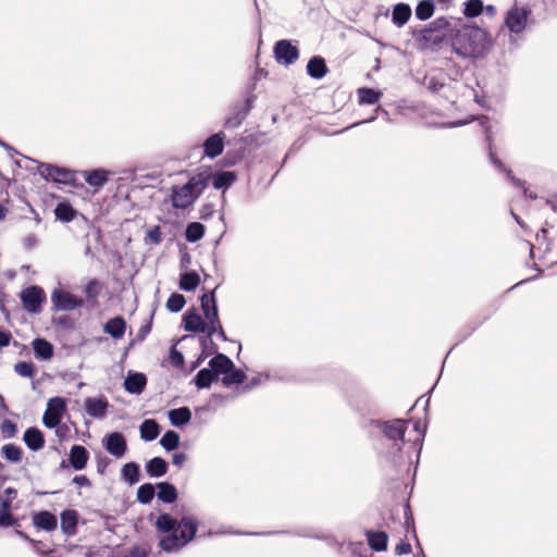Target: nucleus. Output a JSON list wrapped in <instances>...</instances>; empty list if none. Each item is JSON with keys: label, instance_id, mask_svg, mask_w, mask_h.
Returning a JSON list of instances; mask_svg holds the SVG:
<instances>
[{"label": "nucleus", "instance_id": "49", "mask_svg": "<svg viewBox=\"0 0 557 557\" xmlns=\"http://www.w3.org/2000/svg\"><path fill=\"white\" fill-rule=\"evenodd\" d=\"M205 319L208 321L207 334L209 337H211L212 335H214L218 327H220V323H221L220 319H219L218 307L211 308L210 312L208 313V317H205Z\"/></svg>", "mask_w": 557, "mask_h": 557}, {"label": "nucleus", "instance_id": "4", "mask_svg": "<svg viewBox=\"0 0 557 557\" xmlns=\"http://www.w3.org/2000/svg\"><path fill=\"white\" fill-rule=\"evenodd\" d=\"M530 14L531 10L528 7L513 5L506 12L504 24L500 27L497 36L500 37L503 32L507 29L509 44L511 46H517L521 34L527 28Z\"/></svg>", "mask_w": 557, "mask_h": 557}, {"label": "nucleus", "instance_id": "51", "mask_svg": "<svg viewBox=\"0 0 557 557\" xmlns=\"http://www.w3.org/2000/svg\"><path fill=\"white\" fill-rule=\"evenodd\" d=\"M14 371L23 377H33L35 374V366L32 362L18 361L14 366Z\"/></svg>", "mask_w": 557, "mask_h": 557}, {"label": "nucleus", "instance_id": "40", "mask_svg": "<svg viewBox=\"0 0 557 557\" xmlns=\"http://www.w3.org/2000/svg\"><path fill=\"white\" fill-rule=\"evenodd\" d=\"M205 226L199 222H191L186 227L185 238L189 243H196L202 238Z\"/></svg>", "mask_w": 557, "mask_h": 557}, {"label": "nucleus", "instance_id": "31", "mask_svg": "<svg viewBox=\"0 0 557 557\" xmlns=\"http://www.w3.org/2000/svg\"><path fill=\"white\" fill-rule=\"evenodd\" d=\"M35 357L39 360H49L53 356V346L45 338H36L33 342Z\"/></svg>", "mask_w": 557, "mask_h": 557}, {"label": "nucleus", "instance_id": "36", "mask_svg": "<svg viewBox=\"0 0 557 557\" xmlns=\"http://www.w3.org/2000/svg\"><path fill=\"white\" fill-rule=\"evenodd\" d=\"M435 11L434 0H420L416 7L414 14L420 21L429 20Z\"/></svg>", "mask_w": 557, "mask_h": 557}, {"label": "nucleus", "instance_id": "42", "mask_svg": "<svg viewBox=\"0 0 557 557\" xmlns=\"http://www.w3.org/2000/svg\"><path fill=\"white\" fill-rule=\"evenodd\" d=\"M160 445L166 451L174 450L180 445V435L175 431H166L160 440Z\"/></svg>", "mask_w": 557, "mask_h": 557}, {"label": "nucleus", "instance_id": "17", "mask_svg": "<svg viewBox=\"0 0 557 557\" xmlns=\"http://www.w3.org/2000/svg\"><path fill=\"white\" fill-rule=\"evenodd\" d=\"M147 384V377L144 373L129 371L124 380V388L129 394L139 395Z\"/></svg>", "mask_w": 557, "mask_h": 557}, {"label": "nucleus", "instance_id": "3", "mask_svg": "<svg viewBox=\"0 0 557 557\" xmlns=\"http://www.w3.org/2000/svg\"><path fill=\"white\" fill-rule=\"evenodd\" d=\"M210 182V173L201 172L189 178V181L181 186L173 187L171 193V201L176 209H186L201 195Z\"/></svg>", "mask_w": 557, "mask_h": 557}, {"label": "nucleus", "instance_id": "29", "mask_svg": "<svg viewBox=\"0 0 557 557\" xmlns=\"http://www.w3.org/2000/svg\"><path fill=\"white\" fill-rule=\"evenodd\" d=\"M411 16V8L406 3H397L393 8L392 22L397 26H404Z\"/></svg>", "mask_w": 557, "mask_h": 557}, {"label": "nucleus", "instance_id": "41", "mask_svg": "<svg viewBox=\"0 0 557 557\" xmlns=\"http://www.w3.org/2000/svg\"><path fill=\"white\" fill-rule=\"evenodd\" d=\"M463 5L465 7L462 10V13L468 18H473V17L479 16L484 10L482 0H468L465 2Z\"/></svg>", "mask_w": 557, "mask_h": 557}, {"label": "nucleus", "instance_id": "19", "mask_svg": "<svg viewBox=\"0 0 557 557\" xmlns=\"http://www.w3.org/2000/svg\"><path fill=\"white\" fill-rule=\"evenodd\" d=\"M233 368V361L224 354H218L209 361V369L216 373L218 379L221 374H227Z\"/></svg>", "mask_w": 557, "mask_h": 557}, {"label": "nucleus", "instance_id": "45", "mask_svg": "<svg viewBox=\"0 0 557 557\" xmlns=\"http://www.w3.org/2000/svg\"><path fill=\"white\" fill-rule=\"evenodd\" d=\"M490 159L492 161V163L498 168L500 171L505 172L508 176V178L510 180V182L517 186V187H523L524 186V182H522L521 180L515 177L512 175V172L510 170H508L504 163L496 157V154L490 149Z\"/></svg>", "mask_w": 557, "mask_h": 557}, {"label": "nucleus", "instance_id": "27", "mask_svg": "<svg viewBox=\"0 0 557 557\" xmlns=\"http://www.w3.org/2000/svg\"><path fill=\"white\" fill-rule=\"evenodd\" d=\"M145 469L150 478H161L168 472V463L161 457H153L146 462Z\"/></svg>", "mask_w": 557, "mask_h": 557}, {"label": "nucleus", "instance_id": "14", "mask_svg": "<svg viewBox=\"0 0 557 557\" xmlns=\"http://www.w3.org/2000/svg\"><path fill=\"white\" fill-rule=\"evenodd\" d=\"M109 403L104 396L87 397L84 401L86 413L94 419H103L107 416Z\"/></svg>", "mask_w": 557, "mask_h": 557}, {"label": "nucleus", "instance_id": "60", "mask_svg": "<svg viewBox=\"0 0 557 557\" xmlns=\"http://www.w3.org/2000/svg\"><path fill=\"white\" fill-rule=\"evenodd\" d=\"M148 237L153 244H160L162 240L161 232L159 226H156L154 228L150 230L148 232Z\"/></svg>", "mask_w": 557, "mask_h": 557}, {"label": "nucleus", "instance_id": "26", "mask_svg": "<svg viewBox=\"0 0 557 557\" xmlns=\"http://www.w3.org/2000/svg\"><path fill=\"white\" fill-rule=\"evenodd\" d=\"M156 487L158 488V499L165 503L172 504L177 499L178 493L176 487L169 482H159Z\"/></svg>", "mask_w": 557, "mask_h": 557}, {"label": "nucleus", "instance_id": "21", "mask_svg": "<svg viewBox=\"0 0 557 557\" xmlns=\"http://www.w3.org/2000/svg\"><path fill=\"white\" fill-rule=\"evenodd\" d=\"M23 441L33 451H38L45 446L44 434L37 428H28L24 433Z\"/></svg>", "mask_w": 557, "mask_h": 557}, {"label": "nucleus", "instance_id": "53", "mask_svg": "<svg viewBox=\"0 0 557 557\" xmlns=\"http://www.w3.org/2000/svg\"><path fill=\"white\" fill-rule=\"evenodd\" d=\"M449 20L445 16L437 17L433 20L428 27L434 30L437 34H444V32L449 27Z\"/></svg>", "mask_w": 557, "mask_h": 557}, {"label": "nucleus", "instance_id": "55", "mask_svg": "<svg viewBox=\"0 0 557 557\" xmlns=\"http://www.w3.org/2000/svg\"><path fill=\"white\" fill-rule=\"evenodd\" d=\"M100 289V284L96 278L90 280L85 285V293L88 298H95L98 296Z\"/></svg>", "mask_w": 557, "mask_h": 557}, {"label": "nucleus", "instance_id": "50", "mask_svg": "<svg viewBox=\"0 0 557 557\" xmlns=\"http://www.w3.org/2000/svg\"><path fill=\"white\" fill-rule=\"evenodd\" d=\"M200 301H201V310H202L205 317H208V313L210 312L211 308L218 307L214 290L205 293L201 296Z\"/></svg>", "mask_w": 557, "mask_h": 557}, {"label": "nucleus", "instance_id": "5", "mask_svg": "<svg viewBox=\"0 0 557 557\" xmlns=\"http://www.w3.org/2000/svg\"><path fill=\"white\" fill-rule=\"evenodd\" d=\"M406 424L407 422L403 419L385 422L371 420L369 426L381 431L387 440L393 442V449H395L396 453H399L401 448L398 441L404 442V435L407 429Z\"/></svg>", "mask_w": 557, "mask_h": 557}, {"label": "nucleus", "instance_id": "59", "mask_svg": "<svg viewBox=\"0 0 557 557\" xmlns=\"http://www.w3.org/2000/svg\"><path fill=\"white\" fill-rule=\"evenodd\" d=\"M411 552V545L409 543H406V542H400L399 544L396 545L395 547V553L396 555L398 556H401V555H407Z\"/></svg>", "mask_w": 557, "mask_h": 557}, {"label": "nucleus", "instance_id": "54", "mask_svg": "<svg viewBox=\"0 0 557 557\" xmlns=\"http://www.w3.org/2000/svg\"><path fill=\"white\" fill-rule=\"evenodd\" d=\"M0 430L4 438H11L15 436L17 428L11 420L4 419L1 423Z\"/></svg>", "mask_w": 557, "mask_h": 557}, {"label": "nucleus", "instance_id": "15", "mask_svg": "<svg viewBox=\"0 0 557 557\" xmlns=\"http://www.w3.org/2000/svg\"><path fill=\"white\" fill-rule=\"evenodd\" d=\"M32 522L36 529L42 530L46 532H52L58 527L57 517L48 510H40V511L34 512L32 516Z\"/></svg>", "mask_w": 557, "mask_h": 557}, {"label": "nucleus", "instance_id": "30", "mask_svg": "<svg viewBox=\"0 0 557 557\" xmlns=\"http://www.w3.org/2000/svg\"><path fill=\"white\" fill-rule=\"evenodd\" d=\"M140 437L146 442L154 441L160 434V425L153 419L145 420L139 428Z\"/></svg>", "mask_w": 557, "mask_h": 557}, {"label": "nucleus", "instance_id": "12", "mask_svg": "<svg viewBox=\"0 0 557 557\" xmlns=\"http://www.w3.org/2000/svg\"><path fill=\"white\" fill-rule=\"evenodd\" d=\"M103 446L106 450L115 458H122L127 449L124 435L120 432H113L106 436Z\"/></svg>", "mask_w": 557, "mask_h": 557}, {"label": "nucleus", "instance_id": "38", "mask_svg": "<svg viewBox=\"0 0 557 557\" xmlns=\"http://www.w3.org/2000/svg\"><path fill=\"white\" fill-rule=\"evenodd\" d=\"M57 220L62 222H71L76 215L74 208L67 202H60L54 209Z\"/></svg>", "mask_w": 557, "mask_h": 557}, {"label": "nucleus", "instance_id": "37", "mask_svg": "<svg viewBox=\"0 0 557 557\" xmlns=\"http://www.w3.org/2000/svg\"><path fill=\"white\" fill-rule=\"evenodd\" d=\"M200 277L199 274L195 271L185 272L181 274L180 278V288L185 292H191L197 288L199 285Z\"/></svg>", "mask_w": 557, "mask_h": 557}, {"label": "nucleus", "instance_id": "9", "mask_svg": "<svg viewBox=\"0 0 557 557\" xmlns=\"http://www.w3.org/2000/svg\"><path fill=\"white\" fill-rule=\"evenodd\" d=\"M46 299L45 292L39 286H29L21 293V300L26 311L37 313L41 309V304Z\"/></svg>", "mask_w": 557, "mask_h": 557}, {"label": "nucleus", "instance_id": "25", "mask_svg": "<svg viewBox=\"0 0 557 557\" xmlns=\"http://www.w3.org/2000/svg\"><path fill=\"white\" fill-rule=\"evenodd\" d=\"M366 536L369 546L375 552H384L387 548L388 536L383 531H367Z\"/></svg>", "mask_w": 557, "mask_h": 557}, {"label": "nucleus", "instance_id": "20", "mask_svg": "<svg viewBox=\"0 0 557 557\" xmlns=\"http://www.w3.org/2000/svg\"><path fill=\"white\" fill-rule=\"evenodd\" d=\"M183 321L186 331L194 333H207V324L197 312L187 311L184 314Z\"/></svg>", "mask_w": 557, "mask_h": 557}, {"label": "nucleus", "instance_id": "7", "mask_svg": "<svg viewBox=\"0 0 557 557\" xmlns=\"http://www.w3.org/2000/svg\"><path fill=\"white\" fill-rule=\"evenodd\" d=\"M66 404L62 397H52L48 400L47 409L42 416V423L48 429L57 428L62 420Z\"/></svg>", "mask_w": 557, "mask_h": 557}, {"label": "nucleus", "instance_id": "52", "mask_svg": "<svg viewBox=\"0 0 557 557\" xmlns=\"http://www.w3.org/2000/svg\"><path fill=\"white\" fill-rule=\"evenodd\" d=\"M246 119V113L244 112H236L234 113L233 115L228 116L225 121H224V128H228V129H235V128H238L244 120Z\"/></svg>", "mask_w": 557, "mask_h": 557}, {"label": "nucleus", "instance_id": "56", "mask_svg": "<svg viewBox=\"0 0 557 557\" xmlns=\"http://www.w3.org/2000/svg\"><path fill=\"white\" fill-rule=\"evenodd\" d=\"M169 358L172 366L176 368L182 367L184 363V356L181 351L176 349L175 346L171 347Z\"/></svg>", "mask_w": 557, "mask_h": 557}, {"label": "nucleus", "instance_id": "16", "mask_svg": "<svg viewBox=\"0 0 557 557\" xmlns=\"http://www.w3.org/2000/svg\"><path fill=\"white\" fill-rule=\"evenodd\" d=\"M81 174L89 186L98 190L108 183L111 173L104 169H95L82 171Z\"/></svg>", "mask_w": 557, "mask_h": 557}, {"label": "nucleus", "instance_id": "1", "mask_svg": "<svg viewBox=\"0 0 557 557\" xmlns=\"http://www.w3.org/2000/svg\"><path fill=\"white\" fill-rule=\"evenodd\" d=\"M451 51L463 60H480L493 46L491 34L476 25H462L450 38Z\"/></svg>", "mask_w": 557, "mask_h": 557}, {"label": "nucleus", "instance_id": "58", "mask_svg": "<svg viewBox=\"0 0 557 557\" xmlns=\"http://www.w3.org/2000/svg\"><path fill=\"white\" fill-rule=\"evenodd\" d=\"M187 460H188V456L186 453H183V451L174 453L172 456V463L174 466H176L177 468H182Z\"/></svg>", "mask_w": 557, "mask_h": 557}, {"label": "nucleus", "instance_id": "11", "mask_svg": "<svg viewBox=\"0 0 557 557\" xmlns=\"http://www.w3.org/2000/svg\"><path fill=\"white\" fill-rule=\"evenodd\" d=\"M445 34H437L430 27H424L416 35V40L421 50H436L443 42Z\"/></svg>", "mask_w": 557, "mask_h": 557}, {"label": "nucleus", "instance_id": "22", "mask_svg": "<svg viewBox=\"0 0 557 557\" xmlns=\"http://www.w3.org/2000/svg\"><path fill=\"white\" fill-rule=\"evenodd\" d=\"M126 330V322L122 317H114L107 321L103 326L104 333L109 334L114 339H120L124 336Z\"/></svg>", "mask_w": 557, "mask_h": 557}, {"label": "nucleus", "instance_id": "35", "mask_svg": "<svg viewBox=\"0 0 557 557\" xmlns=\"http://www.w3.org/2000/svg\"><path fill=\"white\" fill-rule=\"evenodd\" d=\"M121 475H122V479L131 485L139 482L140 472H139L138 463H136V462L125 463L122 467Z\"/></svg>", "mask_w": 557, "mask_h": 557}, {"label": "nucleus", "instance_id": "62", "mask_svg": "<svg viewBox=\"0 0 557 557\" xmlns=\"http://www.w3.org/2000/svg\"><path fill=\"white\" fill-rule=\"evenodd\" d=\"M73 483L79 487L90 486V481L86 475H76L73 479Z\"/></svg>", "mask_w": 557, "mask_h": 557}, {"label": "nucleus", "instance_id": "28", "mask_svg": "<svg viewBox=\"0 0 557 557\" xmlns=\"http://www.w3.org/2000/svg\"><path fill=\"white\" fill-rule=\"evenodd\" d=\"M210 180L215 189H227L236 181V174L231 171H221L210 174Z\"/></svg>", "mask_w": 557, "mask_h": 557}, {"label": "nucleus", "instance_id": "24", "mask_svg": "<svg viewBox=\"0 0 557 557\" xmlns=\"http://www.w3.org/2000/svg\"><path fill=\"white\" fill-rule=\"evenodd\" d=\"M307 73L312 78H323L327 73V66L324 59L320 55L312 57L307 64Z\"/></svg>", "mask_w": 557, "mask_h": 557}, {"label": "nucleus", "instance_id": "39", "mask_svg": "<svg viewBox=\"0 0 557 557\" xmlns=\"http://www.w3.org/2000/svg\"><path fill=\"white\" fill-rule=\"evenodd\" d=\"M156 495V486L151 483H144L137 490V502L147 505L150 504Z\"/></svg>", "mask_w": 557, "mask_h": 557}, {"label": "nucleus", "instance_id": "13", "mask_svg": "<svg viewBox=\"0 0 557 557\" xmlns=\"http://www.w3.org/2000/svg\"><path fill=\"white\" fill-rule=\"evenodd\" d=\"M225 138L222 131L210 135L202 144L203 156L209 159L219 157L224 150Z\"/></svg>", "mask_w": 557, "mask_h": 557}, {"label": "nucleus", "instance_id": "18", "mask_svg": "<svg viewBox=\"0 0 557 557\" xmlns=\"http://www.w3.org/2000/svg\"><path fill=\"white\" fill-rule=\"evenodd\" d=\"M60 528L67 537L74 536L77 532L78 513L74 509H65L60 515Z\"/></svg>", "mask_w": 557, "mask_h": 557}, {"label": "nucleus", "instance_id": "57", "mask_svg": "<svg viewBox=\"0 0 557 557\" xmlns=\"http://www.w3.org/2000/svg\"><path fill=\"white\" fill-rule=\"evenodd\" d=\"M17 492L12 487H7L0 495V505H3V500L8 499L9 508H11L13 499L16 497Z\"/></svg>", "mask_w": 557, "mask_h": 557}, {"label": "nucleus", "instance_id": "44", "mask_svg": "<svg viewBox=\"0 0 557 557\" xmlns=\"http://www.w3.org/2000/svg\"><path fill=\"white\" fill-rule=\"evenodd\" d=\"M246 379V374L240 369H235V367L227 372V374H224L222 377V384L225 387H230L233 384H242L244 380Z\"/></svg>", "mask_w": 557, "mask_h": 557}, {"label": "nucleus", "instance_id": "8", "mask_svg": "<svg viewBox=\"0 0 557 557\" xmlns=\"http://www.w3.org/2000/svg\"><path fill=\"white\" fill-rule=\"evenodd\" d=\"M51 302L57 311H72L83 306V300L70 292L55 288L51 294Z\"/></svg>", "mask_w": 557, "mask_h": 557}, {"label": "nucleus", "instance_id": "2", "mask_svg": "<svg viewBox=\"0 0 557 557\" xmlns=\"http://www.w3.org/2000/svg\"><path fill=\"white\" fill-rule=\"evenodd\" d=\"M180 530L161 536L159 547L165 553H177L184 548L196 535L198 521L193 516H184L180 521Z\"/></svg>", "mask_w": 557, "mask_h": 557}, {"label": "nucleus", "instance_id": "64", "mask_svg": "<svg viewBox=\"0 0 557 557\" xmlns=\"http://www.w3.org/2000/svg\"><path fill=\"white\" fill-rule=\"evenodd\" d=\"M11 334L0 330V347H7L10 344Z\"/></svg>", "mask_w": 557, "mask_h": 557}, {"label": "nucleus", "instance_id": "32", "mask_svg": "<svg viewBox=\"0 0 557 557\" xmlns=\"http://www.w3.org/2000/svg\"><path fill=\"white\" fill-rule=\"evenodd\" d=\"M156 528L158 529V531L166 534L173 531H178L181 525L180 521H177L171 515L161 513L156 521Z\"/></svg>", "mask_w": 557, "mask_h": 557}, {"label": "nucleus", "instance_id": "43", "mask_svg": "<svg viewBox=\"0 0 557 557\" xmlns=\"http://www.w3.org/2000/svg\"><path fill=\"white\" fill-rule=\"evenodd\" d=\"M358 96L361 104H374L380 100L381 92L363 87L358 90Z\"/></svg>", "mask_w": 557, "mask_h": 557}, {"label": "nucleus", "instance_id": "47", "mask_svg": "<svg viewBox=\"0 0 557 557\" xmlns=\"http://www.w3.org/2000/svg\"><path fill=\"white\" fill-rule=\"evenodd\" d=\"M186 304L185 297L182 294L174 293L166 300V308L171 312H180Z\"/></svg>", "mask_w": 557, "mask_h": 557}, {"label": "nucleus", "instance_id": "23", "mask_svg": "<svg viewBox=\"0 0 557 557\" xmlns=\"http://www.w3.org/2000/svg\"><path fill=\"white\" fill-rule=\"evenodd\" d=\"M88 461V451L82 445H73L70 450V463L71 466L79 471L86 467Z\"/></svg>", "mask_w": 557, "mask_h": 557}, {"label": "nucleus", "instance_id": "6", "mask_svg": "<svg viewBox=\"0 0 557 557\" xmlns=\"http://www.w3.org/2000/svg\"><path fill=\"white\" fill-rule=\"evenodd\" d=\"M38 172L45 180L64 185L72 184L76 175L75 171L48 163H38Z\"/></svg>", "mask_w": 557, "mask_h": 557}, {"label": "nucleus", "instance_id": "34", "mask_svg": "<svg viewBox=\"0 0 557 557\" xmlns=\"http://www.w3.org/2000/svg\"><path fill=\"white\" fill-rule=\"evenodd\" d=\"M218 380L216 373L212 372L209 368H203L194 377V383L199 389H202L210 387Z\"/></svg>", "mask_w": 557, "mask_h": 557}, {"label": "nucleus", "instance_id": "46", "mask_svg": "<svg viewBox=\"0 0 557 557\" xmlns=\"http://www.w3.org/2000/svg\"><path fill=\"white\" fill-rule=\"evenodd\" d=\"M2 456L11 462H18L22 459V449L14 444H7L2 447Z\"/></svg>", "mask_w": 557, "mask_h": 557}, {"label": "nucleus", "instance_id": "33", "mask_svg": "<svg viewBox=\"0 0 557 557\" xmlns=\"http://www.w3.org/2000/svg\"><path fill=\"white\" fill-rule=\"evenodd\" d=\"M168 417L171 424L174 426H183L189 423L191 419V412L188 407H181L170 410Z\"/></svg>", "mask_w": 557, "mask_h": 557}, {"label": "nucleus", "instance_id": "48", "mask_svg": "<svg viewBox=\"0 0 557 557\" xmlns=\"http://www.w3.org/2000/svg\"><path fill=\"white\" fill-rule=\"evenodd\" d=\"M16 523L17 521L11 513V508H9L8 499L3 500V505L0 507V527H11Z\"/></svg>", "mask_w": 557, "mask_h": 557}, {"label": "nucleus", "instance_id": "10", "mask_svg": "<svg viewBox=\"0 0 557 557\" xmlns=\"http://www.w3.org/2000/svg\"><path fill=\"white\" fill-rule=\"evenodd\" d=\"M274 53L277 62L285 65L293 64L299 57V50L289 40L282 39L275 44Z\"/></svg>", "mask_w": 557, "mask_h": 557}, {"label": "nucleus", "instance_id": "63", "mask_svg": "<svg viewBox=\"0 0 557 557\" xmlns=\"http://www.w3.org/2000/svg\"><path fill=\"white\" fill-rule=\"evenodd\" d=\"M126 557H147V550L144 547L135 546Z\"/></svg>", "mask_w": 557, "mask_h": 557}, {"label": "nucleus", "instance_id": "61", "mask_svg": "<svg viewBox=\"0 0 557 557\" xmlns=\"http://www.w3.org/2000/svg\"><path fill=\"white\" fill-rule=\"evenodd\" d=\"M23 244L26 249H33L37 246V237L34 234H29L24 238Z\"/></svg>", "mask_w": 557, "mask_h": 557}]
</instances>
